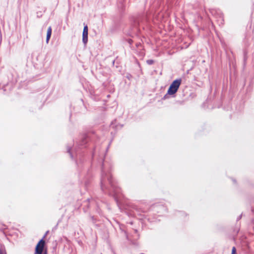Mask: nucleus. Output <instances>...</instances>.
<instances>
[{"instance_id": "nucleus-9", "label": "nucleus", "mask_w": 254, "mask_h": 254, "mask_svg": "<svg viewBox=\"0 0 254 254\" xmlns=\"http://www.w3.org/2000/svg\"><path fill=\"white\" fill-rule=\"evenodd\" d=\"M67 151H68V152H69L70 154V149H68Z\"/></svg>"}, {"instance_id": "nucleus-2", "label": "nucleus", "mask_w": 254, "mask_h": 254, "mask_svg": "<svg viewBox=\"0 0 254 254\" xmlns=\"http://www.w3.org/2000/svg\"><path fill=\"white\" fill-rule=\"evenodd\" d=\"M181 79H177L173 81L168 90L167 94L170 95L175 94L177 92L181 84Z\"/></svg>"}, {"instance_id": "nucleus-6", "label": "nucleus", "mask_w": 254, "mask_h": 254, "mask_svg": "<svg viewBox=\"0 0 254 254\" xmlns=\"http://www.w3.org/2000/svg\"><path fill=\"white\" fill-rule=\"evenodd\" d=\"M0 254H6L5 250L0 248Z\"/></svg>"}, {"instance_id": "nucleus-10", "label": "nucleus", "mask_w": 254, "mask_h": 254, "mask_svg": "<svg viewBox=\"0 0 254 254\" xmlns=\"http://www.w3.org/2000/svg\"><path fill=\"white\" fill-rule=\"evenodd\" d=\"M45 254H46V253Z\"/></svg>"}, {"instance_id": "nucleus-3", "label": "nucleus", "mask_w": 254, "mask_h": 254, "mask_svg": "<svg viewBox=\"0 0 254 254\" xmlns=\"http://www.w3.org/2000/svg\"><path fill=\"white\" fill-rule=\"evenodd\" d=\"M45 241L41 239L37 245L36 247V254H42L43 252V249L45 245Z\"/></svg>"}, {"instance_id": "nucleus-8", "label": "nucleus", "mask_w": 254, "mask_h": 254, "mask_svg": "<svg viewBox=\"0 0 254 254\" xmlns=\"http://www.w3.org/2000/svg\"><path fill=\"white\" fill-rule=\"evenodd\" d=\"M236 250L235 247H233L232 251V254H236Z\"/></svg>"}, {"instance_id": "nucleus-1", "label": "nucleus", "mask_w": 254, "mask_h": 254, "mask_svg": "<svg viewBox=\"0 0 254 254\" xmlns=\"http://www.w3.org/2000/svg\"><path fill=\"white\" fill-rule=\"evenodd\" d=\"M107 181L109 184L111 185L112 189L114 191V195L118 197V189L116 187V186L113 184V182L112 180V178L109 173L106 172L104 167H102V177L101 180V187L102 190H104V188L105 187L106 182Z\"/></svg>"}, {"instance_id": "nucleus-7", "label": "nucleus", "mask_w": 254, "mask_h": 254, "mask_svg": "<svg viewBox=\"0 0 254 254\" xmlns=\"http://www.w3.org/2000/svg\"><path fill=\"white\" fill-rule=\"evenodd\" d=\"M146 62L148 64L151 65L153 64L154 61L152 60H148L146 61Z\"/></svg>"}, {"instance_id": "nucleus-4", "label": "nucleus", "mask_w": 254, "mask_h": 254, "mask_svg": "<svg viewBox=\"0 0 254 254\" xmlns=\"http://www.w3.org/2000/svg\"><path fill=\"white\" fill-rule=\"evenodd\" d=\"M88 41V27L84 26L82 33V42L84 45H86Z\"/></svg>"}, {"instance_id": "nucleus-5", "label": "nucleus", "mask_w": 254, "mask_h": 254, "mask_svg": "<svg viewBox=\"0 0 254 254\" xmlns=\"http://www.w3.org/2000/svg\"><path fill=\"white\" fill-rule=\"evenodd\" d=\"M51 34H52V28L50 26L48 28V30H47V38H46L47 43H48L49 39H50V37L51 36Z\"/></svg>"}]
</instances>
